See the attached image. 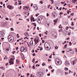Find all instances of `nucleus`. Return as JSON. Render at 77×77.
<instances>
[{"label": "nucleus", "instance_id": "f8f14e48", "mask_svg": "<svg viewBox=\"0 0 77 77\" xmlns=\"http://www.w3.org/2000/svg\"><path fill=\"white\" fill-rule=\"evenodd\" d=\"M58 20V19L57 18L56 19H55L54 20V25H55L56 23H57V21Z\"/></svg>", "mask_w": 77, "mask_h": 77}, {"label": "nucleus", "instance_id": "f704fd0d", "mask_svg": "<svg viewBox=\"0 0 77 77\" xmlns=\"http://www.w3.org/2000/svg\"><path fill=\"white\" fill-rule=\"evenodd\" d=\"M69 28H70V29H72V30L74 29V28L71 27V26H69Z\"/></svg>", "mask_w": 77, "mask_h": 77}, {"label": "nucleus", "instance_id": "2f4dec72", "mask_svg": "<svg viewBox=\"0 0 77 77\" xmlns=\"http://www.w3.org/2000/svg\"><path fill=\"white\" fill-rule=\"evenodd\" d=\"M65 69L66 71H68V69L67 68H65Z\"/></svg>", "mask_w": 77, "mask_h": 77}, {"label": "nucleus", "instance_id": "4c0bfd02", "mask_svg": "<svg viewBox=\"0 0 77 77\" xmlns=\"http://www.w3.org/2000/svg\"><path fill=\"white\" fill-rule=\"evenodd\" d=\"M69 74H70V72H71V73H72L73 72L72 71H71L70 70H69Z\"/></svg>", "mask_w": 77, "mask_h": 77}, {"label": "nucleus", "instance_id": "0e129e2a", "mask_svg": "<svg viewBox=\"0 0 77 77\" xmlns=\"http://www.w3.org/2000/svg\"><path fill=\"white\" fill-rule=\"evenodd\" d=\"M5 38H2L1 39H2V41H3V39H4Z\"/></svg>", "mask_w": 77, "mask_h": 77}, {"label": "nucleus", "instance_id": "c03bdc74", "mask_svg": "<svg viewBox=\"0 0 77 77\" xmlns=\"http://www.w3.org/2000/svg\"><path fill=\"white\" fill-rule=\"evenodd\" d=\"M54 69H53V70L51 71V72H54Z\"/></svg>", "mask_w": 77, "mask_h": 77}, {"label": "nucleus", "instance_id": "c756f323", "mask_svg": "<svg viewBox=\"0 0 77 77\" xmlns=\"http://www.w3.org/2000/svg\"><path fill=\"white\" fill-rule=\"evenodd\" d=\"M25 10H27L28 9V7H26L24 8Z\"/></svg>", "mask_w": 77, "mask_h": 77}, {"label": "nucleus", "instance_id": "9b49d317", "mask_svg": "<svg viewBox=\"0 0 77 77\" xmlns=\"http://www.w3.org/2000/svg\"><path fill=\"white\" fill-rule=\"evenodd\" d=\"M24 35L26 37L29 36V34L27 32H26L24 33Z\"/></svg>", "mask_w": 77, "mask_h": 77}, {"label": "nucleus", "instance_id": "c85d7f7f", "mask_svg": "<svg viewBox=\"0 0 77 77\" xmlns=\"http://www.w3.org/2000/svg\"><path fill=\"white\" fill-rule=\"evenodd\" d=\"M50 1H51V2H52V3H51V4H53V3H54L53 0H50Z\"/></svg>", "mask_w": 77, "mask_h": 77}, {"label": "nucleus", "instance_id": "bf43d9fd", "mask_svg": "<svg viewBox=\"0 0 77 77\" xmlns=\"http://www.w3.org/2000/svg\"><path fill=\"white\" fill-rule=\"evenodd\" d=\"M28 47H29L30 48V46L31 45H30L29 44H28Z\"/></svg>", "mask_w": 77, "mask_h": 77}, {"label": "nucleus", "instance_id": "3c124183", "mask_svg": "<svg viewBox=\"0 0 77 77\" xmlns=\"http://www.w3.org/2000/svg\"><path fill=\"white\" fill-rule=\"evenodd\" d=\"M21 4H22L21 2H20L18 3V5H21Z\"/></svg>", "mask_w": 77, "mask_h": 77}, {"label": "nucleus", "instance_id": "423d86ee", "mask_svg": "<svg viewBox=\"0 0 77 77\" xmlns=\"http://www.w3.org/2000/svg\"><path fill=\"white\" fill-rule=\"evenodd\" d=\"M34 41L36 44H37V43H38L39 41V40H38V37H36V38H35L34 40Z\"/></svg>", "mask_w": 77, "mask_h": 77}, {"label": "nucleus", "instance_id": "ea45409f", "mask_svg": "<svg viewBox=\"0 0 77 77\" xmlns=\"http://www.w3.org/2000/svg\"><path fill=\"white\" fill-rule=\"evenodd\" d=\"M17 37H17V38H19V37H20V36H19V35H18V34H17Z\"/></svg>", "mask_w": 77, "mask_h": 77}, {"label": "nucleus", "instance_id": "37998d69", "mask_svg": "<svg viewBox=\"0 0 77 77\" xmlns=\"http://www.w3.org/2000/svg\"><path fill=\"white\" fill-rule=\"evenodd\" d=\"M11 31H12L13 30H14V28H11Z\"/></svg>", "mask_w": 77, "mask_h": 77}, {"label": "nucleus", "instance_id": "473e14b6", "mask_svg": "<svg viewBox=\"0 0 77 77\" xmlns=\"http://www.w3.org/2000/svg\"><path fill=\"white\" fill-rule=\"evenodd\" d=\"M45 63H43L42 64V65L43 66H44V65H45Z\"/></svg>", "mask_w": 77, "mask_h": 77}, {"label": "nucleus", "instance_id": "69168bd1", "mask_svg": "<svg viewBox=\"0 0 77 77\" xmlns=\"http://www.w3.org/2000/svg\"><path fill=\"white\" fill-rule=\"evenodd\" d=\"M62 7H61L59 9H60V11H61L62 10Z\"/></svg>", "mask_w": 77, "mask_h": 77}, {"label": "nucleus", "instance_id": "774afa93", "mask_svg": "<svg viewBox=\"0 0 77 77\" xmlns=\"http://www.w3.org/2000/svg\"><path fill=\"white\" fill-rule=\"evenodd\" d=\"M39 36L40 37H41V34H39Z\"/></svg>", "mask_w": 77, "mask_h": 77}, {"label": "nucleus", "instance_id": "0eeeda50", "mask_svg": "<svg viewBox=\"0 0 77 77\" xmlns=\"http://www.w3.org/2000/svg\"><path fill=\"white\" fill-rule=\"evenodd\" d=\"M5 36V33L2 32H0V37H4Z\"/></svg>", "mask_w": 77, "mask_h": 77}, {"label": "nucleus", "instance_id": "20e7f679", "mask_svg": "<svg viewBox=\"0 0 77 77\" xmlns=\"http://www.w3.org/2000/svg\"><path fill=\"white\" fill-rule=\"evenodd\" d=\"M57 65H60L62 64V62L59 59H57L55 61Z\"/></svg>", "mask_w": 77, "mask_h": 77}, {"label": "nucleus", "instance_id": "8fccbe9b", "mask_svg": "<svg viewBox=\"0 0 77 77\" xmlns=\"http://www.w3.org/2000/svg\"><path fill=\"white\" fill-rule=\"evenodd\" d=\"M26 14L27 15H29V13H26Z\"/></svg>", "mask_w": 77, "mask_h": 77}, {"label": "nucleus", "instance_id": "72a5a7b5", "mask_svg": "<svg viewBox=\"0 0 77 77\" xmlns=\"http://www.w3.org/2000/svg\"><path fill=\"white\" fill-rule=\"evenodd\" d=\"M16 63L17 64H18V61L17 60H16Z\"/></svg>", "mask_w": 77, "mask_h": 77}, {"label": "nucleus", "instance_id": "c9c22d12", "mask_svg": "<svg viewBox=\"0 0 77 77\" xmlns=\"http://www.w3.org/2000/svg\"><path fill=\"white\" fill-rule=\"evenodd\" d=\"M40 3H41L42 4H43V2H42V1H40Z\"/></svg>", "mask_w": 77, "mask_h": 77}, {"label": "nucleus", "instance_id": "09e8293b", "mask_svg": "<svg viewBox=\"0 0 77 77\" xmlns=\"http://www.w3.org/2000/svg\"><path fill=\"white\" fill-rule=\"evenodd\" d=\"M5 20H9V19L8 17H6L5 18Z\"/></svg>", "mask_w": 77, "mask_h": 77}, {"label": "nucleus", "instance_id": "603ef678", "mask_svg": "<svg viewBox=\"0 0 77 77\" xmlns=\"http://www.w3.org/2000/svg\"><path fill=\"white\" fill-rule=\"evenodd\" d=\"M49 57V58H50V59H51V58H52V56L51 55H50Z\"/></svg>", "mask_w": 77, "mask_h": 77}, {"label": "nucleus", "instance_id": "393cba45", "mask_svg": "<svg viewBox=\"0 0 77 77\" xmlns=\"http://www.w3.org/2000/svg\"><path fill=\"white\" fill-rule=\"evenodd\" d=\"M22 57H23L22 59L23 60H24V59H25V57H24V55H23V56H22Z\"/></svg>", "mask_w": 77, "mask_h": 77}, {"label": "nucleus", "instance_id": "4be33fe9", "mask_svg": "<svg viewBox=\"0 0 77 77\" xmlns=\"http://www.w3.org/2000/svg\"><path fill=\"white\" fill-rule=\"evenodd\" d=\"M69 52L70 53H71V54L73 53V51H72V50H70V51H69Z\"/></svg>", "mask_w": 77, "mask_h": 77}, {"label": "nucleus", "instance_id": "bb28decb", "mask_svg": "<svg viewBox=\"0 0 77 77\" xmlns=\"http://www.w3.org/2000/svg\"><path fill=\"white\" fill-rule=\"evenodd\" d=\"M71 25L72 26H74V22H72Z\"/></svg>", "mask_w": 77, "mask_h": 77}, {"label": "nucleus", "instance_id": "aec40b11", "mask_svg": "<svg viewBox=\"0 0 77 77\" xmlns=\"http://www.w3.org/2000/svg\"><path fill=\"white\" fill-rule=\"evenodd\" d=\"M0 68H1V69H3V70H5V67L3 66L1 67H0Z\"/></svg>", "mask_w": 77, "mask_h": 77}, {"label": "nucleus", "instance_id": "6ab92c4d", "mask_svg": "<svg viewBox=\"0 0 77 77\" xmlns=\"http://www.w3.org/2000/svg\"><path fill=\"white\" fill-rule=\"evenodd\" d=\"M45 26L46 27H49V24H48V23H46L45 24Z\"/></svg>", "mask_w": 77, "mask_h": 77}, {"label": "nucleus", "instance_id": "680f3d73", "mask_svg": "<svg viewBox=\"0 0 77 77\" xmlns=\"http://www.w3.org/2000/svg\"><path fill=\"white\" fill-rule=\"evenodd\" d=\"M53 56H55V54H54V52H53Z\"/></svg>", "mask_w": 77, "mask_h": 77}, {"label": "nucleus", "instance_id": "052dcab7", "mask_svg": "<svg viewBox=\"0 0 77 77\" xmlns=\"http://www.w3.org/2000/svg\"><path fill=\"white\" fill-rule=\"evenodd\" d=\"M16 49L17 50H18V47H16Z\"/></svg>", "mask_w": 77, "mask_h": 77}, {"label": "nucleus", "instance_id": "1a4fd4ad", "mask_svg": "<svg viewBox=\"0 0 77 77\" xmlns=\"http://www.w3.org/2000/svg\"><path fill=\"white\" fill-rule=\"evenodd\" d=\"M68 61V60H66L64 64L65 65H67L68 64L69 65V63Z\"/></svg>", "mask_w": 77, "mask_h": 77}, {"label": "nucleus", "instance_id": "e433bc0d", "mask_svg": "<svg viewBox=\"0 0 77 77\" xmlns=\"http://www.w3.org/2000/svg\"><path fill=\"white\" fill-rule=\"evenodd\" d=\"M69 45H72V43H71V42H69Z\"/></svg>", "mask_w": 77, "mask_h": 77}, {"label": "nucleus", "instance_id": "a211bd4d", "mask_svg": "<svg viewBox=\"0 0 77 77\" xmlns=\"http://www.w3.org/2000/svg\"><path fill=\"white\" fill-rule=\"evenodd\" d=\"M33 7L35 8V10H37V9H38V7L37 6H35V7Z\"/></svg>", "mask_w": 77, "mask_h": 77}, {"label": "nucleus", "instance_id": "2eb2a0df", "mask_svg": "<svg viewBox=\"0 0 77 77\" xmlns=\"http://www.w3.org/2000/svg\"><path fill=\"white\" fill-rule=\"evenodd\" d=\"M42 20V19L41 18H38V20H37V21L38 23H41V20Z\"/></svg>", "mask_w": 77, "mask_h": 77}, {"label": "nucleus", "instance_id": "a878e982", "mask_svg": "<svg viewBox=\"0 0 77 77\" xmlns=\"http://www.w3.org/2000/svg\"><path fill=\"white\" fill-rule=\"evenodd\" d=\"M9 49L8 48H7L5 49V51H9Z\"/></svg>", "mask_w": 77, "mask_h": 77}, {"label": "nucleus", "instance_id": "f03ea898", "mask_svg": "<svg viewBox=\"0 0 77 77\" xmlns=\"http://www.w3.org/2000/svg\"><path fill=\"white\" fill-rule=\"evenodd\" d=\"M8 41L10 42H12L14 41V37L12 35H9L8 37Z\"/></svg>", "mask_w": 77, "mask_h": 77}, {"label": "nucleus", "instance_id": "7ed1b4c3", "mask_svg": "<svg viewBox=\"0 0 77 77\" xmlns=\"http://www.w3.org/2000/svg\"><path fill=\"white\" fill-rule=\"evenodd\" d=\"M44 73L42 72H37L36 73V75L38 77H41L43 76Z\"/></svg>", "mask_w": 77, "mask_h": 77}, {"label": "nucleus", "instance_id": "e2e57ef3", "mask_svg": "<svg viewBox=\"0 0 77 77\" xmlns=\"http://www.w3.org/2000/svg\"><path fill=\"white\" fill-rule=\"evenodd\" d=\"M67 14H69V10L67 11Z\"/></svg>", "mask_w": 77, "mask_h": 77}, {"label": "nucleus", "instance_id": "de8ad7c7", "mask_svg": "<svg viewBox=\"0 0 77 77\" xmlns=\"http://www.w3.org/2000/svg\"><path fill=\"white\" fill-rule=\"evenodd\" d=\"M40 66V65H39V64H36V66Z\"/></svg>", "mask_w": 77, "mask_h": 77}, {"label": "nucleus", "instance_id": "a18cd8bd", "mask_svg": "<svg viewBox=\"0 0 77 77\" xmlns=\"http://www.w3.org/2000/svg\"><path fill=\"white\" fill-rule=\"evenodd\" d=\"M60 31L61 32L62 31V28H61V30H59V32H60Z\"/></svg>", "mask_w": 77, "mask_h": 77}, {"label": "nucleus", "instance_id": "79ce46f5", "mask_svg": "<svg viewBox=\"0 0 77 77\" xmlns=\"http://www.w3.org/2000/svg\"><path fill=\"white\" fill-rule=\"evenodd\" d=\"M72 15V16H73L74 15V13H72V14L71 13L70 14V16Z\"/></svg>", "mask_w": 77, "mask_h": 77}, {"label": "nucleus", "instance_id": "b1692460", "mask_svg": "<svg viewBox=\"0 0 77 77\" xmlns=\"http://www.w3.org/2000/svg\"><path fill=\"white\" fill-rule=\"evenodd\" d=\"M35 58H34L32 60V62L33 63H35Z\"/></svg>", "mask_w": 77, "mask_h": 77}, {"label": "nucleus", "instance_id": "4d7b16f0", "mask_svg": "<svg viewBox=\"0 0 77 77\" xmlns=\"http://www.w3.org/2000/svg\"><path fill=\"white\" fill-rule=\"evenodd\" d=\"M46 15L47 17H48V16H49V14H48V13H47Z\"/></svg>", "mask_w": 77, "mask_h": 77}, {"label": "nucleus", "instance_id": "ddd939ff", "mask_svg": "<svg viewBox=\"0 0 77 77\" xmlns=\"http://www.w3.org/2000/svg\"><path fill=\"white\" fill-rule=\"evenodd\" d=\"M52 14L53 15V16H54V17H56V16L57 15V14H56V12H53L52 13Z\"/></svg>", "mask_w": 77, "mask_h": 77}, {"label": "nucleus", "instance_id": "dca6fc26", "mask_svg": "<svg viewBox=\"0 0 77 77\" xmlns=\"http://www.w3.org/2000/svg\"><path fill=\"white\" fill-rule=\"evenodd\" d=\"M24 46H22L20 48V51L23 52V51Z\"/></svg>", "mask_w": 77, "mask_h": 77}, {"label": "nucleus", "instance_id": "a19ab883", "mask_svg": "<svg viewBox=\"0 0 77 77\" xmlns=\"http://www.w3.org/2000/svg\"><path fill=\"white\" fill-rule=\"evenodd\" d=\"M32 69H35V66L34 65L33 66V67H32Z\"/></svg>", "mask_w": 77, "mask_h": 77}, {"label": "nucleus", "instance_id": "7c9ffc66", "mask_svg": "<svg viewBox=\"0 0 77 77\" xmlns=\"http://www.w3.org/2000/svg\"><path fill=\"white\" fill-rule=\"evenodd\" d=\"M72 65H74V61H72L71 63Z\"/></svg>", "mask_w": 77, "mask_h": 77}, {"label": "nucleus", "instance_id": "5fc2aeb1", "mask_svg": "<svg viewBox=\"0 0 77 77\" xmlns=\"http://www.w3.org/2000/svg\"><path fill=\"white\" fill-rule=\"evenodd\" d=\"M33 56H36V54H35V53H34L33 54Z\"/></svg>", "mask_w": 77, "mask_h": 77}, {"label": "nucleus", "instance_id": "4468645a", "mask_svg": "<svg viewBox=\"0 0 77 77\" xmlns=\"http://www.w3.org/2000/svg\"><path fill=\"white\" fill-rule=\"evenodd\" d=\"M33 41L31 40L30 41L29 44L30 45H32V46H33Z\"/></svg>", "mask_w": 77, "mask_h": 77}, {"label": "nucleus", "instance_id": "39448f33", "mask_svg": "<svg viewBox=\"0 0 77 77\" xmlns=\"http://www.w3.org/2000/svg\"><path fill=\"white\" fill-rule=\"evenodd\" d=\"M7 8H8L10 10H12L14 9V7L11 5H8L7 6Z\"/></svg>", "mask_w": 77, "mask_h": 77}, {"label": "nucleus", "instance_id": "f257e3e1", "mask_svg": "<svg viewBox=\"0 0 77 77\" xmlns=\"http://www.w3.org/2000/svg\"><path fill=\"white\" fill-rule=\"evenodd\" d=\"M50 46V43L47 42L45 43L44 44V48L45 50H48V48H49V47Z\"/></svg>", "mask_w": 77, "mask_h": 77}, {"label": "nucleus", "instance_id": "6e6552de", "mask_svg": "<svg viewBox=\"0 0 77 77\" xmlns=\"http://www.w3.org/2000/svg\"><path fill=\"white\" fill-rule=\"evenodd\" d=\"M31 21H35V18H34V17L33 16H32L31 17Z\"/></svg>", "mask_w": 77, "mask_h": 77}, {"label": "nucleus", "instance_id": "864d4df0", "mask_svg": "<svg viewBox=\"0 0 77 77\" xmlns=\"http://www.w3.org/2000/svg\"><path fill=\"white\" fill-rule=\"evenodd\" d=\"M67 47V44H66L65 45H64V47Z\"/></svg>", "mask_w": 77, "mask_h": 77}, {"label": "nucleus", "instance_id": "49530a36", "mask_svg": "<svg viewBox=\"0 0 77 77\" xmlns=\"http://www.w3.org/2000/svg\"><path fill=\"white\" fill-rule=\"evenodd\" d=\"M63 14V12H61L60 13V15H62Z\"/></svg>", "mask_w": 77, "mask_h": 77}, {"label": "nucleus", "instance_id": "f3484780", "mask_svg": "<svg viewBox=\"0 0 77 77\" xmlns=\"http://www.w3.org/2000/svg\"><path fill=\"white\" fill-rule=\"evenodd\" d=\"M24 52H26L27 51V48L26 47L24 48V47L23 51Z\"/></svg>", "mask_w": 77, "mask_h": 77}, {"label": "nucleus", "instance_id": "412c9836", "mask_svg": "<svg viewBox=\"0 0 77 77\" xmlns=\"http://www.w3.org/2000/svg\"><path fill=\"white\" fill-rule=\"evenodd\" d=\"M77 0H72V2L73 3H75V2H77Z\"/></svg>", "mask_w": 77, "mask_h": 77}, {"label": "nucleus", "instance_id": "cd10ccee", "mask_svg": "<svg viewBox=\"0 0 77 77\" xmlns=\"http://www.w3.org/2000/svg\"><path fill=\"white\" fill-rule=\"evenodd\" d=\"M28 39L29 38L27 37H25L24 38V39Z\"/></svg>", "mask_w": 77, "mask_h": 77}, {"label": "nucleus", "instance_id": "13d9d810", "mask_svg": "<svg viewBox=\"0 0 77 77\" xmlns=\"http://www.w3.org/2000/svg\"><path fill=\"white\" fill-rule=\"evenodd\" d=\"M65 75H66V74H68V73H67L66 72H65Z\"/></svg>", "mask_w": 77, "mask_h": 77}, {"label": "nucleus", "instance_id": "9d476101", "mask_svg": "<svg viewBox=\"0 0 77 77\" xmlns=\"http://www.w3.org/2000/svg\"><path fill=\"white\" fill-rule=\"evenodd\" d=\"M13 59L11 58V59L9 61V63H10V65H12V64H14V63L12 62L13 61L12 60Z\"/></svg>", "mask_w": 77, "mask_h": 77}, {"label": "nucleus", "instance_id": "58836bf2", "mask_svg": "<svg viewBox=\"0 0 77 77\" xmlns=\"http://www.w3.org/2000/svg\"><path fill=\"white\" fill-rule=\"evenodd\" d=\"M40 48L41 49H39L40 51H42V50H43V48Z\"/></svg>", "mask_w": 77, "mask_h": 77}, {"label": "nucleus", "instance_id": "338daca9", "mask_svg": "<svg viewBox=\"0 0 77 77\" xmlns=\"http://www.w3.org/2000/svg\"><path fill=\"white\" fill-rule=\"evenodd\" d=\"M44 42H45V41H44V40H42V43H43Z\"/></svg>", "mask_w": 77, "mask_h": 77}, {"label": "nucleus", "instance_id": "6e6d98bb", "mask_svg": "<svg viewBox=\"0 0 77 77\" xmlns=\"http://www.w3.org/2000/svg\"><path fill=\"white\" fill-rule=\"evenodd\" d=\"M67 5V4L66 3H65L63 5V6H66Z\"/></svg>", "mask_w": 77, "mask_h": 77}, {"label": "nucleus", "instance_id": "5701e85b", "mask_svg": "<svg viewBox=\"0 0 77 77\" xmlns=\"http://www.w3.org/2000/svg\"><path fill=\"white\" fill-rule=\"evenodd\" d=\"M70 51V50L69 49V48H68L66 49L67 52H69Z\"/></svg>", "mask_w": 77, "mask_h": 77}]
</instances>
